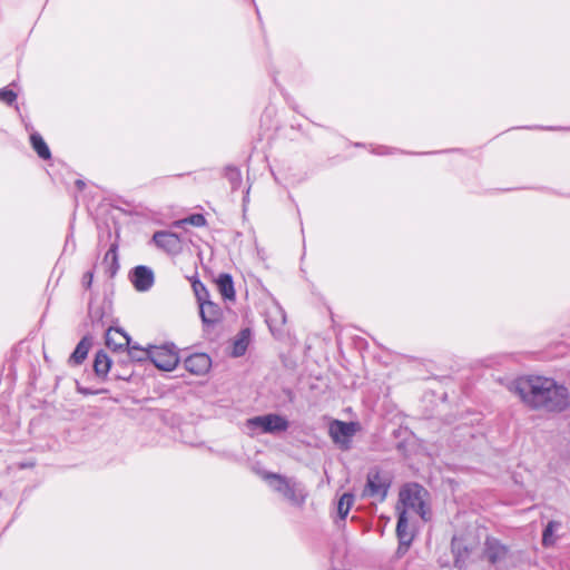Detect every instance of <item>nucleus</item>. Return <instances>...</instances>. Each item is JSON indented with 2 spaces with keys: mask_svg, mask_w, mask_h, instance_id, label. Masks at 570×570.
<instances>
[{
  "mask_svg": "<svg viewBox=\"0 0 570 570\" xmlns=\"http://www.w3.org/2000/svg\"><path fill=\"white\" fill-rule=\"evenodd\" d=\"M513 391L522 402L533 410L561 413L570 406V393L567 386L551 377H520L513 383Z\"/></svg>",
  "mask_w": 570,
  "mask_h": 570,
  "instance_id": "nucleus-1",
  "label": "nucleus"
},
{
  "mask_svg": "<svg viewBox=\"0 0 570 570\" xmlns=\"http://www.w3.org/2000/svg\"><path fill=\"white\" fill-rule=\"evenodd\" d=\"M264 479L268 481L274 491L281 493L293 505H304L307 492L301 482L273 472H266Z\"/></svg>",
  "mask_w": 570,
  "mask_h": 570,
  "instance_id": "nucleus-2",
  "label": "nucleus"
},
{
  "mask_svg": "<svg viewBox=\"0 0 570 570\" xmlns=\"http://www.w3.org/2000/svg\"><path fill=\"white\" fill-rule=\"evenodd\" d=\"M391 487V478L380 469L373 468L368 471L366 483L362 492L363 498H372L383 502L386 499Z\"/></svg>",
  "mask_w": 570,
  "mask_h": 570,
  "instance_id": "nucleus-3",
  "label": "nucleus"
},
{
  "mask_svg": "<svg viewBox=\"0 0 570 570\" xmlns=\"http://www.w3.org/2000/svg\"><path fill=\"white\" fill-rule=\"evenodd\" d=\"M149 361L159 370L170 372L179 363L177 347L174 343L160 346H149Z\"/></svg>",
  "mask_w": 570,
  "mask_h": 570,
  "instance_id": "nucleus-4",
  "label": "nucleus"
},
{
  "mask_svg": "<svg viewBox=\"0 0 570 570\" xmlns=\"http://www.w3.org/2000/svg\"><path fill=\"white\" fill-rule=\"evenodd\" d=\"M247 426L250 430L258 429L263 433L277 434L285 432L289 428V422L281 414L268 413L248 419Z\"/></svg>",
  "mask_w": 570,
  "mask_h": 570,
  "instance_id": "nucleus-5",
  "label": "nucleus"
},
{
  "mask_svg": "<svg viewBox=\"0 0 570 570\" xmlns=\"http://www.w3.org/2000/svg\"><path fill=\"white\" fill-rule=\"evenodd\" d=\"M426 491L417 483L407 484L400 491V501L402 504L415 511L423 520H426V505L424 494Z\"/></svg>",
  "mask_w": 570,
  "mask_h": 570,
  "instance_id": "nucleus-6",
  "label": "nucleus"
},
{
  "mask_svg": "<svg viewBox=\"0 0 570 570\" xmlns=\"http://www.w3.org/2000/svg\"><path fill=\"white\" fill-rule=\"evenodd\" d=\"M357 431L356 422H344L333 420L328 426V434L332 441L343 451L350 450L352 438Z\"/></svg>",
  "mask_w": 570,
  "mask_h": 570,
  "instance_id": "nucleus-7",
  "label": "nucleus"
},
{
  "mask_svg": "<svg viewBox=\"0 0 570 570\" xmlns=\"http://www.w3.org/2000/svg\"><path fill=\"white\" fill-rule=\"evenodd\" d=\"M129 279L137 292L149 291L155 283V275L150 267L138 265L129 273Z\"/></svg>",
  "mask_w": 570,
  "mask_h": 570,
  "instance_id": "nucleus-8",
  "label": "nucleus"
},
{
  "mask_svg": "<svg viewBox=\"0 0 570 570\" xmlns=\"http://www.w3.org/2000/svg\"><path fill=\"white\" fill-rule=\"evenodd\" d=\"M266 323L273 336H282L283 327L286 323V313L277 302H274L273 305L267 309Z\"/></svg>",
  "mask_w": 570,
  "mask_h": 570,
  "instance_id": "nucleus-9",
  "label": "nucleus"
},
{
  "mask_svg": "<svg viewBox=\"0 0 570 570\" xmlns=\"http://www.w3.org/2000/svg\"><path fill=\"white\" fill-rule=\"evenodd\" d=\"M105 336L107 347L115 353L124 354L131 343L130 336L119 327H108Z\"/></svg>",
  "mask_w": 570,
  "mask_h": 570,
  "instance_id": "nucleus-10",
  "label": "nucleus"
},
{
  "mask_svg": "<svg viewBox=\"0 0 570 570\" xmlns=\"http://www.w3.org/2000/svg\"><path fill=\"white\" fill-rule=\"evenodd\" d=\"M509 548L495 538H487L484 542V557L491 564H498L508 557Z\"/></svg>",
  "mask_w": 570,
  "mask_h": 570,
  "instance_id": "nucleus-11",
  "label": "nucleus"
},
{
  "mask_svg": "<svg viewBox=\"0 0 570 570\" xmlns=\"http://www.w3.org/2000/svg\"><path fill=\"white\" fill-rule=\"evenodd\" d=\"M153 242L158 248L164 249L168 254H176L180 249V239L177 234L158 230L153 236Z\"/></svg>",
  "mask_w": 570,
  "mask_h": 570,
  "instance_id": "nucleus-12",
  "label": "nucleus"
},
{
  "mask_svg": "<svg viewBox=\"0 0 570 570\" xmlns=\"http://www.w3.org/2000/svg\"><path fill=\"white\" fill-rule=\"evenodd\" d=\"M184 366L191 374L203 375L210 368L212 360L206 353H194L185 358Z\"/></svg>",
  "mask_w": 570,
  "mask_h": 570,
  "instance_id": "nucleus-13",
  "label": "nucleus"
},
{
  "mask_svg": "<svg viewBox=\"0 0 570 570\" xmlns=\"http://www.w3.org/2000/svg\"><path fill=\"white\" fill-rule=\"evenodd\" d=\"M202 322L206 326L215 325L222 318V308L209 298L198 303Z\"/></svg>",
  "mask_w": 570,
  "mask_h": 570,
  "instance_id": "nucleus-14",
  "label": "nucleus"
},
{
  "mask_svg": "<svg viewBox=\"0 0 570 570\" xmlns=\"http://www.w3.org/2000/svg\"><path fill=\"white\" fill-rule=\"evenodd\" d=\"M451 552L454 558V566L461 569L470 556V549L468 548L463 538L458 535L452 538Z\"/></svg>",
  "mask_w": 570,
  "mask_h": 570,
  "instance_id": "nucleus-15",
  "label": "nucleus"
},
{
  "mask_svg": "<svg viewBox=\"0 0 570 570\" xmlns=\"http://www.w3.org/2000/svg\"><path fill=\"white\" fill-rule=\"evenodd\" d=\"M92 345V337L90 335H85L76 348L71 353L69 357V363L73 365H80L87 357L88 352Z\"/></svg>",
  "mask_w": 570,
  "mask_h": 570,
  "instance_id": "nucleus-16",
  "label": "nucleus"
},
{
  "mask_svg": "<svg viewBox=\"0 0 570 570\" xmlns=\"http://www.w3.org/2000/svg\"><path fill=\"white\" fill-rule=\"evenodd\" d=\"M396 535L400 546H405L406 548L413 540V535L409 532V520L405 510H402L397 515Z\"/></svg>",
  "mask_w": 570,
  "mask_h": 570,
  "instance_id": "nucleus-17",
  "label": "nucleus"
},
{
  "mask_svg": "<svg viewBox=\"0 0 570 570\" xmlns=\"http://www.w3.org/2000/svg\"><path fill=\"white\" fill-rule=\"evenodd\" d=\"M114 362L104 350L98 351L94 360L95 374L100 379H106Z\"/></svg>",
  "mask_w": 570,
  "mask_h": 570,
  "instance_id": "nucleus-18",
  "label": "nucleus"
},
{
  "mask_svg": "<svg viewBox=\"0 0 570 570\" xmlns=\"http://www.w3.org/2000/svg\"><path fill=\"white\" fill-rule=\"evenodd\" d=\"M102 264L106 267V273L110 278L115 277L119 271V258H118V244L112 243L109 249L106 252Z\"/></svg>",
  "mask_w": 570,
  "mask_h": 570,
  "instance_id": "nucleus-19",
  "label": "nucleus"
},
{
  "mask_svg": "<svg viewBox=\"0 0 570 570\" xmlns=\"http://www.w3.org/2000/svg\"><path fill=\"white\" fill-rule=\"evenodd\" d=\"M252 332L249 328H243L236 335L233 342L232 355L234 357H240L245 355L249 342H250Z\"/></svg>",
  "mask_w": 570,
  "mask_h": 570,
  "instance_id": "nucleus-20",
  "label": "nucleus"
},
{
  "mask_svg": "<svg viewBox=\"0 0 570 570\" xmlns=\"http://www.w3.org/2000/svg\"><path fill=\"white\" fill-rule=\"evenodd\" d=\"M217 288L222 297L226 301L235 299V288L232 275L223 273L216 279Z\"/></svg>",
  "mask_w": 570,
  "mask_h": 570,
  "instance_id": "nucleus-21",
  "label": "nucleus"
},
{
  "mask_svg": "<svg viewBox=\"0 0 570 570\" xmlns=\"http://www.w3.org/2000/svg\"><path fill=\"white\" fill-rule=\"evenodd\" d=\"M115 367L112 375L116 380L129 381L132 376V370L130 368L131 361L124 354L119 360L115 361Z\"/></svg>",
  "mask_w": 570,
  "mask_h": 570,
  "instance_id": "nucleus-22",
  "label": "nucleus"
},
{
  "mask_svg": "<svg viewBox=\"0 0 570 570\" xmlns=\"http://www.w3.org/2000/svg\"><path fill=\"white\" fill-rule=\"evenodd\" d=\"M30 144L33 150L37 153L39 158L47 160L51 158L50 149L39 132H32L30 135Z\"/></svg>",
  "mask_w": 570,
  "mask_h": 570,
  "instance_id": "nucleus-23",
  "label": "nucleus"
},
{
  "mask_svg": "<svg viewBox=\"0 0 570 570\" xmlns=\"http://www.w3.org/2000/svg\"><path fill=\"white\" fill-rule=\"evenodd\" d=\"M561 528L560 521L551 520L547 523L542 531V546L544 548L553 547L557 542V537H554V532Z\"/></svg>",
  "mask_w": 570,
  "mask_h": 570,
  "instance_id": "nucleus-24",
  "label": "nucleus"
},
{
  "mask_svg": "<svg viewBox=\"0 0 570 570\" xmlns=\"http://www.w3.org/2000/svg\"><path fill=\"white\" fill-rule=\"evenodd\" d=\"M124 354L131 362L149 361V346L147 348H142L138 344H129Z\"/></svg>",
  "mask_w": 570,
  "mask_h": 570,
  "instance_id": "nucleus-25",
  "label": "nucleus"
},
{
  "mask_svg": "<svg viewBox=\"0 0 570 570\" xmlns=\"http://www.w3.org/2000/svg\"><path fill=\"white\" fill-rule=\"evenodd\" d=\"M354 503V494L345 492L337 502V515L341 520H345Z\"/></svg>",
  "mask_w": 570,
  "mask_h": 570,
  "instance_id": "nucleus-26",
  "label": "nucleus"
},
{
  "mask_svg": "<svg viewBox=\"0 0 570 570\" xmlns=\"http://www.w3.org/2000/svg\"><path fill=\"white\" fill-rule=\"evenodd\" d=\"M225 177L229 181L233 190L237 189L242 184V173L236 166H226Z\"/></svg>",
  "mask_w": 570,
  "mask_h": 570,
  "instance_id": "nucleus-27",
  "label": "nucleus"
},
{
  "mask_svg": "<svg viewBox=\"0 0 570 570\" xmlns=\"http://www.w3.org/2000/svg\"><path fill=\"white\" fill-rule=\"evenodd\" d=\"M191 287L197 298V302H204L209 298V293L206 286L197 278L191 282Z\"/></svg>",
  "mask_w": 570,
  "mask_h": 570,
  "instance_id": "nucleus-28",
  "label": "nucleus"
},
{
  "mask_svg": "<svg viewBox=\"0 0 570 570\" xmlns=\"http://www.w3.org/2000/svg\"><path fill=\"white\" fill-rule=\"evenodd\" d=\"M183 223L190 224L195 227H203L206 225V218L203 214H191L183 220Z\"/></svg>",
  "mask_w": 570,
  "mask_h": 570,
  "instance_id": "nucleus-29",
  "label": "nucleus"
},
{
  "mask_svg": "<svg viewBox=\"0 0 570 570\" xmlns=\"http://www.w3.org/2000/svg\"><path fill=\"white\" fill-rule=\"evenodd\" d=\"M17 99V94L8 88L0 89V100L11 106Z\"/></svg>",
  "mask_w": 570,
  "mask_h": 570,
  "instance_id": "nucleus-30",
  "label": "nucleus"
},
{
  "mask_svg": "<svg viewBox=\"0 0 570 570\" xmlns=\"http://www.w3.org/2000/svg\"><path fill=\"white\" fill-rule=\"evenodd\" d=\"M102 316L104 313L100 308L89 311V317L91 318L92 326L95 328H97L98 326H100L101 328L104 327Z\"/></svg>",
  "mask_w": 570,
  "mask_h": 570,
  "instance_id": "nucleus-31",
  "label": "nucleus"
},
{
  "mask_svg": "<svg viewBox=\"0 0 570 570\" xmlns=\"http://www.w3.org/2000/svg\"><path fill=\"white\" fill-rule=\"evenodd\" d=\"M92 281H94V272L92 271L86 272L82 276V286L86 289H89L91 287Z\"/></svg>",
  "mask_w": 570,
  "mask_h": 570,
  "instance_id": "nucleus-32",
  "label": "nucleus"
},
{
  "mask_svg": "<svg viewBox=\"0 0 570 570\" xmlns=\"http://www.w3.org/2000/svg\"><path fill=\"white\" fill-rule=\"evenodd\" d=\"M373 153L376 155H386L390 153V148L385 146H379L375 149H373Z\"/></svg>",
  "mask_w": 570,
  "mask_h": 570,
  "instance_id": "nucleus-33",
  "label": "nucleus"
},
{
  "mask_svg": "<svg viewBox=\"0 0 570 570\" xmlns=\"http://www.w3.org/2000/svg\"><path fill=\"white\" fill-rule=\"evenodd\" d=\"M75 185H76L78 190H82L85 188V186H86V183L82 179H77L75 181Z\"/></svg>",
  "mask_w": 570,
  "mask_h": 570,
  "instance_id": "nucleus-34",
  "label": "nucleus"
},
{
  "mask_svg": "<svg viewBox=\"0 0 570 570\" xmlns=\"http://www.w3.org/2000/svg\"><path fill=\"white\" fill-rule=\"evenodd\" d=\"M78 391L85 395H91V394H96V392L89 390V389H85V387H79Z\"/></svg>",
  "mask_w": 570,
  "mask_h": 570,
  "instance_id": "nucleus-35",
  "label": "nucleus"
},
{
  "mask_svg": "<svg viewBox=\"0 0 570 570\" xmlns=\"http://www.w3.org/2000/svg\"><path fill=\"white\" fill-rule=\"evenodd\" d=\"M548 129L554 130L556 128H553V127H549ZM558 129H562V130H570V127H568V128L559 127Z\"/></svg>",
  "mask_w": 570,
  "mask_h": 570,
  "instance_id": "nucleus-36",
  "label": "nucleus"
}]
</instances>
